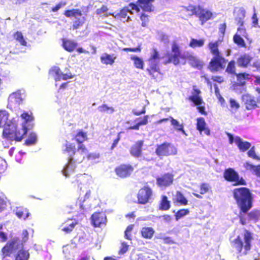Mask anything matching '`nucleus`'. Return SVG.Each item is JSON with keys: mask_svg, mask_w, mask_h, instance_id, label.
Returning <instances> with one entry per match:
<instances>
[{"mask_svg": "<svg viewBox=\"0 0 260 260\" xmlns=\"http://www.w3.org/2000/svg\"><path fill=\"white\" fill-rule=\"evenodd\" d=\"M155 153L156 155L161 158L164 156L175 155L177 154V149L172 143L164 142L156 146Z\"/></svg>", "mask_w": 260, "mask_h": 260, "instance_id": "6e6552de", "label": "nucleus"}, {"mask_svg": "<svg viewBox=\"0 0 260 260\" xmlns=\"http://www.w3.org/2000/svg\"><path fill=\"white\" fill-rule=\"evenodd\" d=\"M173 203L175 204L186 206L188 204V200L184 194L180 191L176 192L175 196L173 198Z\"/></svg>", "mask_w": 260, "mask_h": 260, "instance_id": "a878e982", "label": "nucleus"}, {"mask_svg": "<svg viewBox=\"0 0 260 260\" xmlns=\"http://www.w3.org/2000/svg\"><path fill=\"white\" fill-rule=\"evenodd\" d=\"M144 145L143 140L137 141L131 147L129 153L134 157H139L142 155V147Z\"/></svg>", "mask_w": 260, "mask_h": 260, "instance_id": "a211bd4d", "label": "nucleus"}, {"mask_svg": "<svg viewBox=\"0 0 260 260\" xmlns=\"http://www.w3.org/2000/svg\"><path fill=\"white\" fill-rule=\"evenodd\" d=\"M155 0H138V4L143 11L151 12L154 10L152 3Z\"/></svg>", "mask_w": 260, "mask_h": 260, "instance_id": "412c9836", "label": "nucleus"}, {"mask_svg": "<svg viewBox=\"0 0 260 260\" xmlns=\"http://www.w3.org/2000/svg\"><path fill=\"white\" fill-rule=\"evenodd\" d=\"M73 139L78 144V150H81L83 152H87L88 149L83 143L88 140L87 134L86 132L82 130L77 131Z\"/></svg>", "mask_w": 260, "mask_h": 260, "instance_id": "4468645a", "label": "nucleus"}, {"mask_svg": "<svg viewBox=\"0 0 260 260\" xmlns=\"http://www.w3.org/2000/svg\"><path fill=\"white\" fill-rule=\"evenodd\" d=\"M98 110L101 113L109 112L112 113L115 111L113 107H109L107 104H103L99 106Z\"/></svg>", "mask_w": 260, "mask_h": 260, "instance_id": "49530a36", "label": "nucleus"}, {"mask_svg": "<svg viewBox=\"0 0 260 260\" xmlns=\"http://www.w3.org/2000/svg\"><path fill=\"white\" fill-rule=\"evenodd\" d=\"M146 71L152 79L157 81L162 78L163 74L161 72L157 63H150Z\"/></svg>", "mask_w": 260, "mask_h": 260, "instance_id": "dca6fc26", "label": "nucleus"}, {"mask_svg": "<svg viewBox=\"0 0 260 260\" xmlns=\"http://www.w3.org/2000/svg\"><path fill=\"white\" fill-rule=\"evenodd\" d=\"M66 3L63 2H60L58 4H57L55 6L51 8V11L53 12H56L60 8L66 5Z\"/></svg>", "mask_w": 260, "mask_h": 260, "instance_id": "69168bd1", "label": "nucleus"}, {"mask_svg": "<svg viewBox=\"0 0 260 260\" xmlns=\"http://www.w3.org/2000/svg\"><path fill=\"white\" fill-rule=\"evenodd\" d=\"M8 112L5 110H0V127L5 125L8 121Z\"/></svg>", "mask_w": 260, "mask_h": 260, "instance_id": "f704fd0d", "label": "nucleus"}, {"mask_svg": "<svg viewBox=\"0 0 260 260\" xmlns=\"http://www.w3.org/2000/svg\"><path fill=\"white\" fill-rule=\"evenodd\" d=\"M230 107L232 109L237 110L240 107V105L234 99H231L230 100Z\"/></svg>", "mask_w": 260, "mask_h": 260, "instance_id": "e2e57ef3", "label": "nucleus"}, {"mask_svg": "<svg viewBox=\"0 0 260 260\" xmlns=\"http://www.w3.org/2000/svg\"><path fill=\"white\" fill-rule=\"evenodd\" d=\"M128 12L132 13V12L129 10L128 7L125 6L122 8L119 12L117 13L114 17L116 18L120 19H124L126 17Z\"/></svg>", "mask_w": 260, "mask_h": 260, "instance_id": "ea45409f", "label": "nucleus"}, {"mask_svg": "<svg viewBox=\"0 0 260 260\" xmlns=\"http://www.w3.org/2000/svg\"><path fill=\"white\" fill-rule=\"evenodd\" d=\"M21 117L25 120L26 123L29 121H32L34 119L31 112L28 113V112H24L21 115Z\"/></svg>", "mask_w": 260, "mask_h": 260, "instance_id": "603ef678", "label": "nucleus"}, {"mask_svg": "<svg viewBox=\"0 0 260 260\" xmlns=\"http://www.w3.org/2000/svg\"><path fill=\"white\" fill-rule=\"evenodd\" d=\"M91 220L94 227H101L106 224L107 217L104 213L96 212L91 215Z\"/></svg>", "mask_w": 260, "mask_h": 260, "instance_id": "2eb2a0df", "label": "nucleus"}, {"mask_svg": "<svg viewBox=\"0 0 260 260\" xmlns=\"http://www.w3.org/2000/svg\"><path fill=\"white\" fill-rule=\"evenodd\" d=\"M234 42L237 44L238 46L241 47H245L246 44L243 39L241 36L236 34L233 37Z\"/></svg>", "mask_w": 260, "mask_h": 260, "instance_id": "c03bdc74", "label": "nucleus"}, {"mask_svg": "<svg viewBox=\"0 0 260 260\" xmlns=\"http://www.w3.org/2000/svg\"><path fill=\"white\" fill-rule=\"evenodd\" d=\"M159 58V54L157 49L155 48L153 49L151 56L148 59V61L150 62L154 60L158 59Z\"/></svg>", "mask_w": 260, "mask_h": 260, "instance_id": "6e6d98bb", "label": "nucleus"}, {"mask_svg": "<svg viewBox=\"0 0 260 260\" xmlns=\"http://www.w3.org/2000/svg\"><path fill=\"white\" fill-rule=\"evenodd\" d=\"M170 121L171 125L178 132H181L182 134L186 135L184 129V126L182 123L180 124L179 122L172 117L170 116Z\"/></svg>", "mask_w": 260, "mask_h": 260, "instance_id": "2f4dec72", "label": "nucleus"}, {"mask_svg": "<svg viewBox=\"0 0 260 260\" xmlns=\"http://www.w3.org/2000/svg\"><path fill=\"white\" fill-rule=\"evenodd\" d=\"M100 157L99 153H91L86 155V158L88 160H94Z\"/></svg>", "mask_w": 260, "mask_h": 260, "instance_id": "680f3d73", "label": "nucleus"}, {"mask_svg": "<svg viewBox=\"0 0 260 260\" xmlns=\"http://www.w3.org/2000/svg\"><path fill=\"white\" fill-rule=\"evenodd\" d=\"M134 171V167L129 164H120L116 167L114 169L116 176L121 179L129 177Z\"/></svg>", "mask_w": 260, "mask_h": 260, "instance_id": "9b49d317", "label": "nucleus"}, {"mask_svg": "<svg viewBox=\"0 0 260 260\" xmlns=\"http://www.w3.org/2000/svg\"><path fill=\"white\" fill-rule=\"evenodd\" d=\"M77 224L78 222L75 219H68L61 225V230L66 234H69Z\"/></svg>", "mask_w": 260, "mask_h": 260, "instance_id": "6ab92c4d", "label": "nucleus"}, {"mask_svg": "<svg viewBox=\"0 0 260 260\" xmlns=\"http://www.w3.org/2000/svg\"><path fill=\"white\" fill-rule=\"evenodd\" d=\"M188 99L196 105L199 106L203 103V100L200 96H190Z\"/></svg>", "mask_w": 260, "mask_h": 260, "instance_id": "3c124183", "label": "nucleus"}, {"mask_svg": "<svg viewBox=\"0 0 260 260\" xmlns=\"http://www.w3.org/2000/svg\"><path fill=\"white\" fill-rule=\"evenodd\" d=\"M29 257V253L27 251L21 249L17 253L15 260H28Z\"/></svg>", "mask_w": 260, "mask_h": 260, "instance_id": "58836bf2", "label": "nucleus"}, {"mask_svg": "<svg viewBox=\"0 0 260 260\" xmlns=\"http://www.w3.org/2000/svg\"><path fill=\"white\" fill-rule=\"evenodd\" d=\"M171 51L172 54L167 53L165 54V56L167 57L164 61L165 64L172 63L175 66H177L180 64V60H184L183 64H185V60L187 59L191 67L199 70L203 68L204 62L196 56L192 54L187 55L182 54L180 46L176 42H174L172 43Z\"/></svg>", "mask_w": 260, "mask_h": 260, "instance_id": "f03ea898", "label": "nucleus"}, {"mask_svg": "<svg viewBox=\"0 0 260 260\" xmlns=\"http://www.w3.org/2000/svg\"><path fill=\"white\" fill-rule=\"evenodd\" d=\"M63 14L68 18L81 16L82 15V11L79 9H72L67 10L64 11Z\"/></svg>", "mask_w": 260, "mask_h": 260, "instance_id": "7c9ffc66", "label": "nucleus"}, {"mask_svg": "<svg viewBox=\"0 0 260 260\" xmlns=\"http://www.w3.org/2000/svg\"><path fill=\"white\" fill-rule=\"evenodd\" d=\"M171 202L168 200L167 196L163 195L158 204V209L161 211H167L171 208Z\"/></svg>", "mask_w": 260, "mask_h": 260, "instance_id": "cd10ccee", "label": "nucleus"}, {"mask_svg": "<svg viewBox=\"0 0 260 260\" xmlns=\"http://www.w3.org/2000/svg\"><path fill=\"white\" fill-rule=\"evenodd\" d=\"M247 154L249 157L260 161V157L256 155L254 147L251 148V149L248 151Z\"/></svg>", "mask_w": 260, "mask_h": 260, "instance_id": "5fc2aeb1", "label": "nucleus"}, {"mask_svg": "<svg viewBox=\"0 0 260 260\" xmlns=\"http://www.w3.org/2000/svg\"><path fill=\"white\" fill-rule=\"evenodd\" d=\"M7 206L6 201L1 197H0V213L4 211Z\"/></svg>", "mask_w": 260, "mask_h": 260, "instance_id": "338daca9", "label": "nucleus"}, {"mask_svg": "<svg viewBox=\"0 0 260 260\" xmlns=\"http://www.w3.org/2000/svg\"><path fill=\"white\" fill-rule=\"evenodd\" d=\"M248 219L249 221L257 222L260 218V211L257 210H253L247 213Z\"/></svg>", "mask_w": 260, "mask_h": 260, "instance_id": "72a5a7b5", "label": "nucleus"}, {"mask_svg": "<svg viewBox=\"0 0 260 260\" xmlns=\"http://www.w3.org/2000/svg\"><path fill=\"white\" fill-rule=\"evenodd\" d=\"M122 51L125 52H141L142 51V45L139 44L136 47L134 48H123Z\"/></svg>", "mask_w": 260, "mask_h": 260, "instance_id": "8fccbe9b", "label": "nucleus"}, {"mask_svg": "<svg viewBox=\"0 0 260 260\" xmlns=\"http://www.w3.org/2000/svg\"><path fill=\"white\" fill-rule=\"evenodd\" d=\"M55 74L54 79L55 81L67 80L73 78L71 73L64 74L58 68H56L53 70Z\"/></svg>", "mask_w": 260, "mask_h": 260, "instance_id": "5701e85b", "label": "nucleus"}, {"mask_svg": "<svg viewBox=\"0 0 260 260\" xmlns=\"http://www.w3.org/2000/svg\"><path fill=\"white\" fill-rule=\"evenodd\" d=\"M242 99L244 101L247 110H252L257 107L256 102L253 98L248 94L243 95Z\"/></svg>", "mask_w": 260, "mask_h": 260, "instance_id": "4be33fe9", "label": "nucleus"}, {"mask_svg": "<svg viewBox=\"0 0 260 260\" xmlns=\"http://www.w3.org/2000/svg\"><path fill=\"white\" fill-rule=\"evenodd\" d=\"M128 249V245L127 243L123 242L121 243V247L118 251L119 254H124Z\"/></svg>", "mask_w": 260, "mask_h": 260, "instance_id": "13d9d810", "label": "nucleus"}, {"mask_svg": "<svg viewBox=\"0 0 260 260\" xmlns=\"http://www.w3.org/2000/svg\"><path fill=\"white\" fill-rule=\"evenodd\" d=\"M236 34H238V35L241 36H242L245 38H247L248 37V34L244 26L238 27L237 28V32Z\"/></svg>", "mask_w": 260, "mask_h": 260, "instance_id": "bf43d9fd", "label": "nucleus"}, {"mask_svg": "<svg viewBox=\"0 0 260 260\" xmlns=\"http://www.w3.org/2000/svg\"><path fill=\"white\" fill-rule=\"evenodd\" d=\"M210 189V185L206 183H202L200 186V193L201 194H204L208 192Z\"/></svg>", "mask_w": 260, "mask_h": 260, "instance_id": "09e8293b", "label": "nucleus"}, {"mask_svg": "<svg viewBox=\"0 0 260 260\" xmlns=\"http://www.w3.org/2000/svg\"><path fill=\"white\" fill-rule=\"evenodd\" d=\"M17 244V240L15 239L8 241L2 249L3 257L10 256L16 249Z\"/></svg>", "mask_w": 260, "mask_h": 260, "instance_id": "f3484780", "label": "nucleus"}, {"mask_svg": "<svg viewBox=\"0 0 260 260\" xmlns=\"http://www.w3.org/2000/svg\"><path fill=\"white\" fill-rule=\"evenodd\" d=\"M62 46L64 49L69 52L76 50L79 53H88V51L84 50L81 47L78 48V43L71 39H63Z\"/></svg>", "mask_w": 260, "mask_h": 260, "instance_id": "ddd939ff", "label": "nucleus"}, {"mask_svg": "<svg viewBox=\"0 0 260 260\" xmlns=\"http://www.w3.org/2000/svg\"><path fill=\"white\" fill-rule=\"evenodd\" d=\"M219 41L210 42L208 44V48L210 53L213 55L208 66V69L212 73L218 72L224 69L228 62L219 49Z\"/></svg>", "mask_w": 260, "mask_h": 260, "instance_id": "7ed1b4c3", "label": "nucleus"}, {"mask_svg": "<svg viewBox=\"0 0 260 260\" xmlns=\"http://www.w3.org/2000/svg\"><path fill=\"white\" fill-rule=\"evenodd\" d=\"M131 59L133 61L134 67L136 68L141 70L144 69V63L142 58L137 56L133 55L131 57Z\"/></svg>", "mask_w": 260, "mask_h": 260, "instance_id": "473e14b6", "label": "nucleus"}, {"mask_svg": "<svg viewBox=\"0 0 260 260\" xmlns=\"http://www.w3.org/2000/svg\"><path fill=\"white\" fill-rule=\"evenodd\" d=\"M188 209H181L175 214V219L177 221L189 213Z\"/></svg>", "mask_w": 260, "mask_h": 260, "instance_id": "37998d69", "label": "nucleus"}, {"mask_svg": "<svg viewBox=\"0 0 260 260\" xmlns=\"http://www.w3.org/2000/svg\"><path fill=\"white\" fill-rule=\"evenodd\" d=\"M235 75L237 76V81L241 85H244L245 80H249L250 79L249 74L246 73L236 74Z\"/></svg>", "mask_w": 260, "mask_h": 260, "instance_id": "79ce46f5", "label": "nucleus"}, {"mask_svg": "<svg viewBox=\"0 0 260 260\" xmlns=\"http://www.w3.org/2000/svg\"><path fill=\"white\" fill-rule=\"evenodd\" d=\"M247 165L249 167V169L254 171L255 175L260 177V165L254 166L249 163H247Z\"/></svg>", "mask_w": 260, "mask_h": 260, "instance_id": "864d4df0", "label": "nucleus"}, {"mask_svg": "<svg viewBox=\"0 0 260 260\" xmlns=\"http://www.w3.org/2000/svg\"><path fill=\"white\" fill-rule=\"evenodd\" d=\"M236 70L235 61L232 60L228 62L225 69V72L229 74L235 75L236 74Z\"/></svg>", "mask_w": 260, "mask_h": 260, "instance_id": "e433bc0d", "label": "nucleus"}, {"mask_svg": "<svg viewBox=\"0 0 260 260\" xmlns=\"http://www.w3.org/2000/svg\"><path fill=\"white\" fill-rule=\"evenodd\" d=\"M233 197L239 210V218L242 225L247 223L244 215L253 206V197L250 189L246 187H240L232 190Z\"/></svg>", "mask_w": 260, "mask_h": 260, "instance_id": "f257e3e1", "label": "nucleus"}, {"mask_svg": "<svg viewBox=\"0 0 260 260\" xmlns=\"http://www.w3.org/2000/svg\"><path fill=\"white\" fill-rule=\"evenodd\" d=\"M116 58V57L114 54L108 53H104L100 57L101 61L103 64L110 66L114 64Z\"/></svg>", "mask_w": 260, "mask_h": 260, "instance_id": "bb28decb", "label": "nucleus"}, {"mask_svg": "<svg viewBox=\"0 0 260 260\" xmlns=\"http://www.w3.org/2000/svg\"><path fill=\"white\" fill-rule=\"evenodd\" d=\"M174 181V175L172 173H165L156 178L157 185L161 188H166L172 185Z\"/></svg>", "mask_w": 260, "mask_h": 260, "instance_id": "f8f14e48", "label": "nucleus"}, {"mask_svg": "<svg viewBox=\"0 0 260 260\" xmlns=\"http://www.w3.org/2000/svg\"><path fill=\"white\" fill-rule=\"evenodd\" d=\"M37 141V136L36 134L31 133L29 134L28 138L25 141V144L30 146L36 143Z\"/></svg>", "mask_w": 260, "mask_h": 260, "instance_id": "a18cd8bd", "label": "nucleus"}, {"mask_svg": "<svg viewBox=\"0 0 260 260\" xmlns=\"http://www.w3.org/2000/svg\"><path fill=\"white\" fill-rule=\"evenodd\" d=\"M149 116L148 115H145L142 118H138L135 120V122L138 121L135 124L130 126L127 128L128 130H139L140 127L142 125H145L148 123Z\"/></svg>", "mask_w": 260, "mask_h": 260, "instance_id": "b1692460", "label": "nucleus"}, {"mask_svg": "<svg viewBox=\"0 0 260 260\" xmlns=\"http://www.w3.org/2000/svg\"><path fill=\"white\" fill-rule=\"evenodd\" d=\"M84 23V21L83 20H81L80 19H77L75 21H74L73 25H72V28L73 29H77L81 26L83 25Z\"/></svg>", "mask_w": 260, "mask_h": 260, "instance_id": "4d7b16f0", "label": "nucleus"}, {"mask_svg": "<svg viewBox=\"0 0 260 260\" xmlns=\"http://www.w3.org/2000/svg\"><path fill=\"white\" fill-rule=\"evenodd\" d=\"M140 20L142 21L141 25L143 27H147L149 22V16L145 13H143L140 16Z\"/></svg>", "mask_w": 260, "mask_h": 260, "instance_id": "de8ad7c7", "label": "nucleus"}, {"mask_svg": "<svg viewBox=\"0 0 260 260\" xmlns=\"http://www.w3.org/2000/svg\"><path fill=\"white\" fill-rule=\"evenodd\" d=\"M154 232V230L151 227H143L141 229V235L143 238L150 239L153 237Z\"/></svg>", "mask_w": 260, "mask_h": 260, "instance_id": "c756f323", "label": "nucleus"}, {"mask_svg": "<svg viewBox=\"0 0 260 260\" xmlns=\"http://www.w3.org/2000/svg\"><path fill=\"white\" fill-rule=\"evenodd\" d=\"M15 214L19 218L25 219L28 217L29 213L27 209L21 208L16 210Z\"/></svg>", "mask_w": 260, "mask_h": 260, "instance_id": "a19ab883", "label": "nucleus"}, {"mask_svg": "<svg viewBox=\"0 0 260 260\" xmlns=\"http://www.w3.org/2000/svg\"><path fill=\"white\" fill-rule=\"evenodd\" d=\"M14 39L18 42L20 44L23 46L27 45V42L25 40L24 37L21 32L17 31L13 35Z\"/></svg>", "mask_w": 260, "mask_h": 260, "instance_id": "c9c22d12", "label": "nucleus"}, {"mask_svg": "<svg viewBox=\"0 0 260 260\" xmlns=\"http://www.w3.org/2000/svg\"><path fill=\"white\" fill-rule=\"evenodd\" d=\"M223 177L226 181L233 183L234 186L247 184L245 179L243 177H240L238 173L232 168H229L224 170Z\"/></svg>", "mask_w": 260, "mask_h": 260, "instance_id": "1a4fd4ad", "label": "nucleus"}, {"mask_svg": "<svg viewBox=\"0 0 260 260\" xmlns=\"http://www.w3.org/2000/svg\"><path fill=\"white\" fill-rule=\"evenodd\" d=\"M153 191L149 185H145L141 187L137 194V203L145 205L150 202L153 198Z\"/></svg>", "mask_w": 260, "mask_h": 260, "instance_id": "9d476101", "label": "nucleus"}, {"mask_svg": "<svg viewBox=\"0 0 260 260\" xmlns=\"http://www.w3.org/2000/svg\"><path fill=\"white\" fill-rule=\"evenodd\" d=\"M205 43V40L203 39L197 40L196 39H191L189 44V47L192 48L202 47Z\"/></svg>", "mask_w": 260, "mask_h": 260, "instance_id": "4c0bfd02", "label": "nucleus"}, {"mask_svg": "<svg viewBox=\"0 0 260 260\" xmlns=\"http://www.w3.org/2000/svg\"><path fill=\"white\" fill-rule=\"evenodd\" d=\"M64 152L67 153L70 157L69 163L73 162H81L84 159V154L87 152H83L81 150H78V147H76L74 143L66 141L64 145Z\"/></svg>", "mask_w": 260, "mask_h": 260, "instance_id": "423d86ee", "label": "nucleus"}, {"mask_svg": "<svg viewBox=\"0 0 260 260\" xmlns=\"http://www.w3.org/2000/svg\"><path fill=\"white\" fill-rule=\"evenodd\" d=\"M226 28V24L225 23H223L222 24H220L219 27V31L222 36L224 35Z\"/></svg>", "mask_w": 260, "mask_h": 260, "instance_id": "774afa93", "label": "nucleus"}, {"mask_svg": "<svg viewBox=\"0 0 260 260\" xmlns=\"http://www.w3.org/2000/svg\"><path fill=\"white\" fill-rule=\"evenodd\" d=\"M27 127L25 123L21 128H18L13 123L8 124L3 131V138L9 141L20 142L27 133Z\"/></svg>", "mask_w": 260, "mask_h": 260, "instance_id": "39448f33", "label": "nucleus"}, {"mask_svg": "<svg viewBox=\"0 0 260 260\" xmlns=\"http://www.w3.org/2000/svg\"><path fill=\"white\" fill-rule=\"evenodd\" d=\"M183 8L184 11L189 16H194L198 18L202 25L213 18V14L212 11L204 8L200 5L189 4L187 6Z\"/></svg>", "mask_w": 260, "mask_h": 260, "instance_id": "20e7f679", "label": "nucleus"}, {"mask_svg": "<svg viewBox=\"0 0 260 260\" xmlns=\"http://www.w3.org/2000/svg\"><path fill=\"white\" fill-rule=\"evenodd\" d=\"M108 11V8L106 5H102V7L96 10V14L99 15H101L103 14L107 13Z\"/></svg>", "mask_w": 260, "mask_h": 260, "instance_id": "052dcab7", "label": "nucleus"}, {"mask_svg": "<svg viewBox=\"0 0 260 260\" xmlns=\"http://www.w3.org/2000/svg\"><path fill=\"white\" fill-rule=\"evenodd\" d=\"M252 57L249 55L244 54L240 55L237 59L238 65L240 67L247 68L251 62Z\"/></svg>", "mask_w": 260, "mask_h": 260, "instance_id": "393cba45", "label": "nucleus"}, {"mask_svg": "<svg viewBox=\"0 0 260 260\" xmlns=\"http://www.w3.org/2000/svg\"><path fill=\"white\" fill-rule=\"evenodd\" d=\"M252 240V237L251 233L246 230L244 236V245L241 237L238 236L232 241V246L237 250L239 253L241 252L244 248L245 250L244 254H246L247 251L251 249V242Z\"/></svg>", "mask_w": 260, "mask_h": 260, "instance_id": "0eeeda50", "label": "nucleus"}, {"mask_svg": "<svg viewBox=\"0 0 260 260\" xmlns=\"http://www.w3.org/2000/svg\"><path fill=\"white\" fill-rule=\"evenodd\" d=\"M258 18L256 13H254L252 16V24L254 27H257L258 26Z\"/></svg>", "mask_w": 260, "mask_h": 260, "instance_id": "0e129e2a", "label": "nucleus"}, {"mask_svg": "<svg viewBox=\"0 0 260 260\" xmlns=\"http://www.w3.org/2000/svg\"><path fill=\"white\" fill-rule=\"evenodd\" d=\"M196 128L200 134L204 132L207 136L210 135V131L206 127V123L203 117H199L197 119Z\"/></svg>", "mask_w": 260, "mask_h": 260, "instance_id": "aec40b11", "label": "nucleus"}, {"mask_svg": "<svg viewBox=\"0 0 260 260\" xmlns=\"http://www.w3.org/2000/svg\"><path fill=\"white\" fill-rule=\"evenodd\" d=\"M235 142L239 150L242 152L247 151L251 147V144L249 142L247 141L243 142L239 137H237L235 138Z\"/></svg>", "mask_w": 260, "mask_h": 260, "instance_id": "c85d7f7f", "label": "nucleus"}]
</instances>
